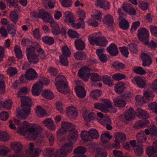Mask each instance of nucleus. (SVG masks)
Listing matches in <instances>:
<instances>
[{"label": "nucleus", "mask_w": 157, "mask_h": 157, "mask_svg": "<svg viewBox=\"0 0 157 157\" xmlns=\"http://www.w3.org/2000/svg\"><path fill=\"white\" fill-rule=\"evenodd\" d=\"M29 126L28 123L26 121L23 122L22 124L19 127V129L17 132L23 136L29 137L32 139L35 140L38 137L42 128L37 124H35L33 127L25 129Z\"/></svg>", "instance_id": "nucleus-1"}, {"label": "nucleus", "mask_w": 157, "mask_h": 157, "mask_svg": "<svg viewBox=\"0 0 157 157\" xmlns=\"http://www.w3.org/2000/svg\"><path fill=\"white\" fill-rule=\"evenodd\" d=\"M20 101L22 109L18 112V115L23 119H25L30 112L32 102L31 99L26 96L21 98Z\"/></svg>", "instance_id": "nucleus-2"}, {"label": "nucleus", "mask_w": 157, "mask_h": 157, "mask_svg": "<svg viewBox=\"0 0 157 157\" xmlns=\"http://www.w3.org/2000/svg\"><path fill=\"white\" fill-rule=\"evenodd\" d=\"M55 80V85L58 91L63 94H67L69 92L67 82L64 76L59 75L57 76Z\"/></svg>", "instance_id": "nucleus-3"}, {"label": "nucleus", "mask_w": 157, "mask_h": 157, "mask_svg": "<svg viewBox=\"0 0 157 157\" xmlns=\"http://www.w3.org/2000/svg\"><path fill=\"white\" fill-rule=\"evenodd\" d=\"M36 47L29 46L26 48V55L29 61L33 64H37L39 61L38 56L35 52Z\"/></svg>", "instance_id": "nucleus-4"}, {"label": "nucleus", "mask_w": 157, "mask_h": 157, "mask_svg": "<svg viewBox=\"0 0 157 157\" xmlns=\"http://www.w3.org/2000/svg\"><path fill=\"white\" fill-rule=\"evenodd\" d=\"M135 117L134 111L132 108L130 107L128 110L125 111L124 114L120 115L119 118L120 121L127 124L129 121L133 119Z\"/></svg>", "instance_id": "nucleus-5"}, {"label": "nucleus", "mask_w": 157, "mask_h": 157, "mask_svg": "<svg viewBox=\"0 0 157 157\" xmlns=\"http://www.w3.org/2000/svg\"><path fill=\"white\" fill-rule=\"evenodd\" d=\"M61 128L57 131V134L58 136L61 134H64L67 132H69L75 128V125L73 124L65 121H62L61 123Z\"/></svg>", "instance_id": "nucleus-6"}, {"label": "nucleus", "mask_w": 157, "mask_h": 157, "mask_svg": "<svg viewBox=\"0 0 157 157\" xmlns=\"http://www.w3.org/2000/svg\"><path fill=\"white\" fill-rule=\"evenodd\" d=\"M90 44L94 45V43L97 45L101 46H105L108 41L105 37L100 36L97 37L90 36L88 38Z\"/></svg>", "instance_id": "nucleus-7"}, {"label": "nucleus", "mask_w": 157, "mask_h": 157, "mask_svg": "<svg viewBox=\"0 0 157 157\" xmlns=\"http://www.w3.org/2000/svg\"><path fill=\"white\" fill-rule=\"evenodd\" d=\"M137 36L140 41L144 43L149 40V31L145 28L140 27L138 30Z\"/></svg>", "instance_id": "nucleus-8"}, {"label": "nucleus", "mask_w": 157, "mask_h": 157, "mask_svg": "<svg viewBox=\"0 0 157 157\" xmlns=\"http://www.w3.org/2000/svg\"><path fill=\"white\" fill-rule=\"evenodd\" d=\"M34 15L35 17H37L39 18H42L45 22H50L52 18L51 15L43 9L40 10L38 13L35 12Z\"/></svg>", "instance_id": "nucleus-9"}, {"label": "nucleus", "mask_w": 157, "mask_h": 157, "mask_svg": "<svg viewBox=\"0 0 157 157\" xmlns=\"http://www.w3.org/2000/svg\"><path fill=\"white\" fill-rule=\"evenodd\" d=\"M95 5L97 7L105 10H109L110 8V3L106 0H97L95 2Z\"/></svg>", "instance_id": "nucleus-10"}, {"label": "nucleus", "mask_w": 157, "mask_h": 157, "mask_svg": "<svg viewBox=\"0 0 157 157\" xmlns=\"http://www.w3.org/2000/svg\"><path fill=\"white\" fill-rule=\"evenodd\" d=\"M43 87V84L41 81L34 84L32 88L33 94L35 96L39 95Z\"/></svg>", "instance_id": "nucleus-11"}, {"label": "nucleus", "mask_w": 157, "mask_h": 157, "mask_svg": "<svg viewBox=\"0 0 157 157\" xmlns=\"http://www.w3.org/2000/svg\"><path fill=\"white\" fill-rule=\"evenodd\" d=\"M27 80H31L36 79L38 78V75L35 70L32 68L28 70L25 73Z\"/></svg>", "instance_id": "nucleus-12"}, {"label": "nucleus", "mask_w": 157, "mask_h": 157, "mask_svg": "<svg viewBox=\"0 0 157 157\" xmlns=\"http://www.w3.org/2000/svg\"><path fill=\"white\" fill-rule=\"evenodd\" d=\"M122 7L124 11L131 15H135L136 14V11L133 8L132 5L126 2L123 3Z\"/></svg>", "instance_id": "nucleus-13"}, {"label": "nucleus", "mask_w": 157, "mask_h": 157, "mask_svg": "<svg viewBox=\"0 0 157 157\" xmlns=\"http://www.w3.org/2000/svg\"><path fill=\"white\" fill-rule=\"evenodd\" d=\"M140 57L143 61L142 65L143 66H149L152 63V60L149 56L147 53L143 52L141 54Z\"/></svg>", "instance_id": "nucleus-14"}, {"label": "nucleus", "mask_w": 157, "mask_h": 157, "mask_svg": "<svg viewBox=\"0 0 157 157\" xmlns=\"http://www.w3.org/2000/svg\"><path fill=\"white\" fill-rule=\"evenodd\" d=\"M67 115L71 119H75L77 116V110L73 106L67 108Z\"/></svg>", "instance_id": "nucleus-15"}, {"label": "nucleus", "mask_w": 157, "mask_h": 157, "mask_svg": "<svg viewBox=\"0 0 157 157\" xmlns=\"http://www.w3.org/2000/svg\"><path fill=\"white\" fill-rule=\"evenodd\" d=\"M133 83H136L138 86L141 88H144L146 86V81L140 77H134L132 80Z\"/></svg>", "instance_id": "nucleus-16"}, {"label": "nucleus", "mask_w": 157, "mask_h": 157, "mask_svg": "<svg viewBox=\"0 0 157 157\" xmlns=\"http://www.w3.org/2000/svg\"><path fill=\"white\" fill-rule=\"evenodd\" d=\"M136 114L137 117L141 119H146L149 117V115L147 111L141 108H137Z\"/></svg>", "instance_id": "nucleus-17"}, {"label": "nucleus", "mask_w": 157, "mask_h": 157, "mask_svg": "<svg viewBox=\"0 0 157 157\" xmlns=\"http://www.w3.org/2000/svg\"><path fill=\"white\" fill-rule=\"evenodd\" d=\"M43 124L47 128L51 130H55L56 129V125L54 122L51 118H48L44 120Z\"/></svg>", "instance_id": "nucleus-18"}, {"label": "nucleus", "mask_w": 157, "mask_h": 157, "mask_svg": "<svg viewBox=\"0 0 157 157\" xmlns=\"http://www.w3.org/2000/svg\"><path fill=\"white\" fill-rule=\"evenodd\" d=\"M107 51L112 56H115L117 55L118 52L116 45L113 43H111L107 48Z\"/></svg>", "instance_id": "nucleus-19"}, {"label": "nucleus", "mask_w": 157, "mask_h": 157, "mask_svg": "<svg viewBox=\"0 0 157 157\" xmlns=\"http://www.w3.org/2000/svg\"><path fill=\"white\" fill-rule=\"evenodd\" d=\"M48 22L50 24L53 33L56 35H59V28L57 22L53 21L52 18L50 20V21Z\"/></svg>", "instance_id": "nucleus-20"}, {"label": "nucleus", "mask_w": 157, "mask_h": 157, "mask_svg": "<svg viewBox=\"0 0 157 157\" xmlns=\"http://www.w3.org/2000/svg\"><path fill=\"white\" fill-rule=\"evenodd\" d=\"M64 15L65 17L64 21L66 23H72L75 21V17L71 12L65 11Z\"/></svg>", "instance_id": "nucleus-21"}, {"label": "nucleus", "mask_w": 157, "mask_h": 157, "mask_svg": "<svg viewBox=\"0 0 157 157\" xmlns=\"http://www.w3.org/2000/svg\"><path fill=\"white\" fill-rule=\"evenodd\" d=\"M75 90L78 97L83 98L86 94L84 88L82 86H77L75 88Z\"/></svg>", "instance_id": "nucleus-22"}, {"label": "nucleus", "mask_w": 157, "mask_h": 157, "mask_svg": "<svg viewBox=\"0 0 157 157\" xmlns=\"http://www.w3.org/2000/svg\"><path fill=\"white\" fill-rule=\"evenodd\" d=\"M78 136V132L77 130H76L75 128L74 130H72L69 132L68 135V139L70 141L72 140H77V138Z\"/></svg>", "instance_id": "nucleus-23"}, {"label": "nucleus", "mask_w": 157, "mask_h": 157, "mask_svg": "<svg viewBox=\"0 0 157 157\" xmlns=\"http://www.w3.org/2000/svg\"><path fill=\"white\" fill-rule=\"evenodd\" d=\"M125 84L121 82H119L114 86V90L117 94H120L122 93L124 89Z\"/></svg>", "instance_id": "nucleus-24"}, {"label": "nucleus", "mask_w": 157, "mask_h": 157, "mask_svg": "<svg viewBox=\"0 0 157 157\" xmlns=\"http://www.w3.org/2000/svg\"><path fill=\"white\" fill-rule=\"evenodd\" d=\"M146 152L149 157H157V150L152 146H149L147 148Z\"/></svg>", "instance_id": "nucleus-25"}, {"label": "nucleus", "mask_w": 157, "mask_h": 157, "mask_svg": "<svg viewBox=\"0 0 157 157\" xmlns=\"http://www.w3.org/2000/svg\"><path fill=\"white\" fill-rule=\"evenodd\" d=\"M114 137L116 141H118L120 142H123L126 140L125 134L123 132H119L115 133Z\"/></svg>", "instance_id": "nucleus-26"}, {"label": "nucleus", "mask_w": 157, "mask_h": 157, "mask_svg": "<svg viewBox=\"0 0 157 157\" xmlns=\"http://www.w3.org/2000/svg\"><path fill=\"white\" fill-rule=\"evenodd\" d=\"M74 43L76 49L78 50L82 51L85 48V46L84 42L80 39L76 40Z\"/></svg>", "instance_id": "nucleus-27"}, {"label": "nucleus", "mask_w": 157, "mask_h": 157, "mask_svg": "<svg viewBox=\"0 0 157 157\" xmlns=\"http://www.w3.org/2000/svg\"><path fill=\"white\" fill-rule=\"evenodd\" d=\"M113 103L116 106L119 107H124L126 104V102L124 100L117 98L113 99Z\"/></svg>", "instance_id": "nucleus-28"}, {"label": "nucleus", "mask_w": 157, "mask_h": 157, "mask_svg": "<svg viewBox=\"0 0 157 157\" xmlns=\"http://www.w3.org/2000/svg\"><path fill=\"white\" fill-rule=\"evenodd\" d=\"M73 147V144L71 143H65L60 149L67 155L72 151Z\"/></svg>", "instance_id": "nucleus-29"}, {"label": "nucleus", "mask_w": 157, "mask_h": 157, "mask_svg": "<svg viewBox=\"0 0 157 157\" xmlns=\"http://www.w3.org/2000/svg\"><path fill=\"white\" fill-rule=\"evenodd\" d=\"M149 124V121L147 120L140 121L134 125V128L136 129H140L145 127L146 125Z\"/></svg>", "instance_id": "nucleus-30"}, {"label": "nucleus", "mask_w": 157, "mask_h": 157, "mask_svg": "<svg viewBox=\"0 0 157 157\" xmlns=\"http://www.w3.org/2000/svg\"><path fill=\"white\" fill-rule=\"evenodd\" d=\"M104 24L110 26L113 25V16L109 14L105 16L103 19Z\"/></svg>", "instance_id": "nucleus-31"}, {"label": "nucleus", "mask_w": 157, "mask_h": 157, "mask_svg": "<svg viewBox=\"0 0 157 157\" xmlns=\"http://www.w3.org/2000/svg\"><path fill=\"white\" fill-rule=\"evenodd\" d=\"M86 151L87 149L85 147L82 146H78L74 150V154H80V155L74 156H74H80L81 155H81V154H84Z\"/></svg>", "instance_id": "nucleus-32"}, {"label": "nucleus", "mask_w": 157, "mask_h": 157, "mask_svg": "<svg viewBox=\"0 0 157 157\" xmlns=\"http://www.w3.org/2000/svg\"><path fill=\"white\" fill-rule=\"evenodd\" d=\"M43 97L46 99L51 100L54 97L52 92L49 90H44L41 93Z\"/></svg>", "instance_id": "nucleus-33"}, {"label": "nucleus", "mask_w": 157, "mask_h": 157, "mask_svg": "<svg viewBox=\"0 0 157 157\" xmlns=\"http://www.w3.org/2000/svg\"><path fill=\"white\" fill-rule=\"evenodd\" d=\"M137 141L140 144L144 143L147 140V137L145 135L144 132L143 131H140L136 135Z\"/></svg>", "instance_id": "nucleus-34"}, {"label": "nucleus", "mask_w": 157, "mask_h": 157, "mask_svg": "<svg viewBox=\"0 0 157 157\" xmlns=\"http://www.w3.org/2000/svg\"><path fill=\"white\" fill-rule=\"evenodd\" d=\"M9 17L10 20L15 25L16 24L18 20V15L14 11H12L10 12L9 15Z\"/></svg>", "instance_id": "nucleus-35"}, {"label": "nucleus", "mask_w": 157, "mask_h": 157, "mask_svg": "<svg viewBox=\"0 0 157 157\" xmlns=\"http://www.w3.org/2000/svg\"><path fill=\"white\" fill-rule=\"evenodd\" d=\"M11 146L16 153L20 152L22 147V144L18 142H14L13 143Z\"/></svg>", "instance_id": "nucleus-36"}, {"label": "nucleus", "mask_w": 157, "mask_h": 157, "mask_svg": "<svg viewBox=\"0 0 157 157\" xmlns=\"http://www.w3.org/2000/svg\"><path fill=\"white\" fill-rule=\"evenodd\" d=\"M42 41L44 44L50 45L53 44L54 42V39L51 37L45 36L42 38Z\"/></svg>", "instance_id": "nucleus-37"}, {"label": "nucleus", "mask_w": 157, "mask_h": 157, "mask_svg": "<svg viewBox=\"0 0 157 157\" xmlns=\"http://www.w3.org/2000/svg\"><path fill=\"white\" fill-rule=\"evenodd\" d=\"M96 52L101 62H105L107 61V58L106 55L103 53L102 50L100 49H97Z\"/></svg>", "instance_id": "nucleus-38"}, {"label": "nucleus", "mask_w": 157, "mask_h": 157, "mask_svg": "<svg viewBox=\"0 0 157 157\" xmlns=\"http://www.w3.org/2000/svg\"><path fill=\"white\" fill-rule=\"evenodd\" d=\"M28 89L27 87H21L19 89L17 94V97L20 98L21 99L23 97H25L28 92Z\"/></svg>", "instance_id": "nucleus-39"}, {"label": "nucleus", "mask_w": 157, "mask_h": 157, "mask_svg": "<svg viewBox=\"0 0 157 157\" xmlns=\"http://www.w3.org/2000/svg\"><path fill=\"white\" fill-rule=\"evenodd\" d=\"M101 91L100 90H93L90 93V96L94 100H97V98L101 95Z\"/></svg>", "instance_id": "nucleus-40"}, {"label": "nucleus", "mask_w": 157, "mask_h": 157, "mask_svg": "<svg viewBox=\"0 0 157 157\" xmlns=\"http://www.w3.org/2000/svg\"><path fill=\"white\" fill-rule=\"evenodd\" d=\"M133 150L136 154L138 156H141L143 153L141 144H138L137 143L136 146L133 148Z\"/></svg>", "instance_id": "nucleus-41"}, {"label": "nucleus", "mask_w": 157, "mask_h": 157, "mask_svg": "<svg viewBox=\"0 0 157 157\" xmlns=\"http://www.w3.org/2000/svg\"><path fill=\"white\" fill-rule=\"evenodd\" d=\"M15 27L14 25L11 23L8 24L7 27V32L13 36L16 34V30L15 28Z\"/></svg>", "instance_id": "nucleus-42"}, {"label": "nucleus", "mask_w": 157, "mask_h": 157, "mask_svg": "<svg viewBox=\"0 0 157 157\" xmlns=\"http://www.w3.org/2000/svg\"><path fill=\"white\" fill-rule=\"evenodd\" d=\"M102 81L104 83L109 86H112L113 85V80L108 75H104L103 76Z\"/></svg>", "instance_id": "nucleus-43"}, {"label": "nucleus", "mask_w": 157, "mask_h": 157, "mask_svg": "<svg viewBox=\"0 0 157 157\" xmlns=\"http://www.w3.org/2000/svg\"><path fill=\"white\" fill-rule=\"evenodd\" d=\"M14 51L16 57L18 59H21L22 58V52L19 46L17 45H15L14 47Z\"/></svg>", "instance_id": "nucleus-44"}, {"label": "nucleus", "mask_w": 157, "mask_h": 157, "mask_svg": "<svg viewBox=\"0 0 157 157\" xmlns=\"http://www.w3.org/2000/svg\"><path fill=\"white\" fill-rule=\"evenodd\" d=\"M62 54L61 55L63 56L69 57L70 56L71 52L69 49L67 45H64L61 48Z\"/></svg>", "instance_id": "nucleus-45"}, {"label": "nucleus", "mask_w": 157, "mask_h": 157, "mask_svg": "<svg viewBox=\"0 0 157 157\" xmlns=\"http://www.w3.org/2000/svg\"><path fill=\"white\" fill-rule=\"evenodd\" d=\"M119 25L121 28L126 30L129 27V23L125 19H122L119 22Z\"/></svg>", "instance_id": "nucleus-46"}, {"label": "nucleus", "mask_w": 157, "mask_h": 157, "mask_svg": "<svg viewBox=\"0 0 157 157\" xmlns=\"http://www.w3.org/2000/svg\"><path fill=\"white\" fill-rule=\"evenodd\" d=\"M74 57L76 59L80 60L86 59V55L84 52H78L75 53Z\"/></svg>", "instance_id": "nucleus-47"}, {"label": "nucleus", "mask_w": 157, "mask_h": 157, "mask_svg": "<svg viewBox=\"0 0 157 157\" xmlns=\"http://www.w3.org/2000/svg\"><path fill=\"white\" fill-rule=\"evenodd\" d=\"M94 105L95 109H98L102 112L105 113L109 112L108 109L104 107L102 103H96L94 104Z\"/></svg>", "instance_id": "nucleus-48"}, {"label": "nucleus", "mask_w": 157, "mask_h": 157, "mask_svg": "<svg viewBox=\"0 0 157 157\" xmlns=\"http://www.w3.org/2000/svg\"><path fill=\"white\" fill-rule=\"evenodd\" d=\"M36 113L37 116L39 117H44L46 114L45 109L40 106H37Z\"/></svg>", "instance_id": "nucleus-49"}, {"label": "nucleus", "mask_w": 157, "mask_h": 157, "mask_svg": "<svg viewBox=\"0 0 157 157\" xmlns=\"http://www.w3.org/2000/svg\"><path fill=\"white\" fill-rule=\"evenodd\" d=\"M45 135L46 137H47L48 139V140L50 145L51 146H53L54 141V139L53 135L51 132L48 131H46L45 133Z\"/></svg>", "instance_id": "nucleus-50"}, {"label": "nucleus", "mask_w": 157, "mask_h": 157, "mask_svg": "<svg viewBox=\"0 0 157 157\" xmlns=\"http://www.w3.org/2000/svg\"><path fill=\"white\" fill-rule=\"evenodd\" d=\"M88 132L85 131H82L81 134V137L82 139L85 141H89L91 140V136L88 135Z\"/></svg>", "instance_id": "nucleus-51"}, {"label": "nucleus", "mask_w": 157, "mask_h": 157, "mask_svg": "<svg viewBox=\"0 0 157 157\" xmlns=\"http://www.w3.org/2000/svg\"><path fill=\"white\" fill-rule=\"evenodd\" d=\"M88 133L92 139H97L99 137L98 133L96 129L90 130L88 131Z\"/></svg>", "instance_id": "nucleus-52"}, {"label": "nucleus", "mask_w": 157, "mask_h": 157, "mask_svg": "<svg viewBox=\"0 0 157 157\" xmlns=\"http://www.w3.org/2000/svg\"><path fill=\"white\" fill-rule=\"evenodd\" d=\"M113 66L116 69L120 71L124 69L125 67V65L124 64L118 62H114L113 64Z\"/></svg>", "instance_id": "nucleus-53"}, {"label": "nucleus", "mask_w": 157, "mask_h": 157, "mask_svg": "<svg viewBox=\"0 0 157 157\" xmlns=\"http://www.w3.org/2000/svg\"><path fill=\"white\" fill-rule=\"evenodd\" d=\"M112 138V136L109 135L108 133H102L101 136V141L104 143H107L108 142V140L107 138L109 139V140L111 139Z\"/></svg>", "instance_id": "nucleus-54"}, {"label": "nucleus", "mask_w": 157, "mask_h": 157, "mask_svg": "<svg viewBox=\"0 0 157 157\" xmlns=\"http://www.w3.org/2000/svg\"><path fill=\"white\" fill-rule=\"evenodd\" d=\"M90 70L87 67H84L83 68L80 69L78 71V74L79 75H90V73L89 72Z\"/></svg>", "instance_id": "nucleus-55"}, {"label": "nucleus", "mask_w": 157, "mask_h": 157, "mask_svg": "<svg viewBox=\"0 0 157 157\" xmlns=\"http://www.w3.org/2000/svg\"><path fill=\"white\" fill-rule=\"evenodd\" d=\"M112 78L116 80L119 81L126 78V76L123 74L117 73L113 74L112 76Z\"/></svg>", "instance_id": "nucleus-56"}, {"label": "nucleus", "mask_w": 157, "mask_h": 157, "mask_svg": "<svg viewBox=\"0 0 157 157\" xmlns=\"http://www.w3.org/2000/svg\"><path fill=\"white\" fill-rule=\"evenodd\" d=\"M133 71L135 73L140 75H144L146 73L145 71L141 67H135Z\"/></svg>", "instance_id": "nucleus-57"}, {"label": "nucleus", "mask_w": 157, "mask_h": 157, "mask_svg": "<svg viewBox=\"0 0 157 157\" xmlns=\"http://www.w3.org/2000/svg\"><path fill=\"white\" fill-rule=\"evenodd\" d=\"M99 122L104 126L108 124H111V120L108 116H105L103 119L99 120Z\"/></svg>", "instance_id": "nucleus-58"}, {"label": "nucleus", "mask_w": 157, "mask_h": 157, "mask_svg": "<svg viewBox=\"0 0 157 157\" xmlns=\"http://www.w3.org/2000/svg\"><path fill=\"white\" fill-rule=\"evenodd\" d=\"M90 76V79L92 81H99L101 80L100 76L96 73H91Z\"/></svg>", "instance_id": "nucleus-59"}, {"label": "nucleus", "mask_w": 157, "mask_h": 157, "mask_svg": "<svg viewBox=\"0 0 157 157\" xmlns=\"http://www.w3.org/2000/svg\"><path fill=\"white\" fill-rule=\"evenodd\" d=\"M68 57L63 56V55L59 56V61L61 64L63 66H67L68 65V61L67 59Z\"/></svg>", "instance_id": "nucleus-60"}, {"label": "nucleus", "mask_w": 157, "mask_h": 157, "mask_svg": "<svg viewBox=\"0 0 157 157\" xmlns=\"http://www.w3.org/2000/svg\"><path fill=\"white\" fill-rule=\"evenodd\" d=\"M78 15L79 19L81 20V22L84 23L83 20L86 17V14L82 10L78 9L77 10Z\"/></svg>", "instance_id": "nucleus-61"}, {"label": "nucleus", "mask_w": 157, "mask_h": 157, "mask_svg": "<svg viewBox=\"0 0 157 157\" xmlns=\"http://www.w3.org/2000/svg\"><path fill=\"white\" fill-rule=\"evenodd\" d=\"M95 117V114L93 113H90L87 116L86 114L83 115L84 119L87 121H90L92 120H93Z\"/></svg>", "instance_id": "nucleus-62"}, {"label": "nucleus", "mask_w": 157, "mask_h": 157, "mask_svg": "<svg viewBox=\"0 0 157 157\" xmlns=\"http://www.w3.org/2000/svg\"><path fill=\"white\" fill-rule=\"evenodd\" d=\"M66 154L60 149H59L55 152L54 157H66Z\"/></svg>", "instance_id": "nucleus-63"}, {"label": "nucleus", "mask_w": 157, "mask_h": 157, "mask_svg": "<svg viewBox=\"0 0 157 157\" xmlns=\"http://www.w3.org/2000/svg\"><path fill=\"white\" fill-rule=\"evenodd\" d=\"M149 108L154 112L157 115V103L153 102L150 103L148 105Z\"/></svg>", "instance_id": "nucleus-64"}]
</instances>
